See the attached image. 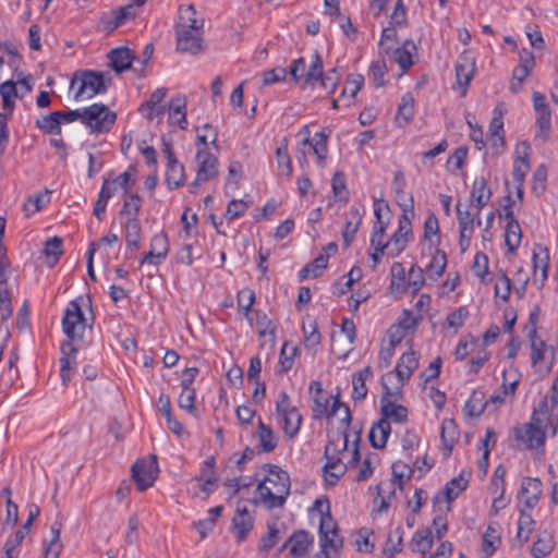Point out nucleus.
I'll return each instance as SVG.
<instances>
[{
  "mask_svg": "<svg viewBox=\"0 0 558 558\" xmlns=\"http://www.w3.org/2000/svg\"><path fill=\"white\" fill-rule=\"evenodd\" d=\"M550 424L548 402L546 398H543L534 408L530 422L513 427V436L519 448L525 450L543 449L546 441V430Z\"/></svg>",
  "mask_w": 558,
  "mask_h": 558,
  "instance_id": "f257e3e1",
  "label": "nucleus"
},
{
  "mask_svg": "<svg viewBox=\"0 0 558 558\" xmlns=\"http://www.w3.org/2000/svg\"><path fill=\"white\" fill-rule=\"evenodd\" d=\"M310 392L313 397L314 405L312 408L313 418L320 420L324 416H336L339 410L343 411V421L349 424L351 422V412L348 404L342 403L339 393L330 396L324 391L322 383L313 380L310 384Z\"/></svg>",
  "mask_w": 558,
  "mask_h": 558,
  "instance_id": "f03ea898",
  "label": "nucleus"
},
{
  "mask_svg": "<svg viewBox=\"0 0 558 558\" xmlns=\"http://www.w3.org/2000/svg\"><path fill=\"white\" fill-rule=\"evenodd\" d=\"M76 85L74 99H90L95 95L107 92L108 86L111 85V77L94 70H78L73 74L70 88L74 89Z\"/></svg>",
  "mask_w": 558,
  "mask_h": 558,
  "instance_id": "7ed1b4c3",
  "label": "nucleus"
},
{
  "mask_svg": "<svg viewBox=\"0 0 558 558\" xmlns=\"http://www.w3.org/2000/svg\"><path fill=\"white\" fill-rule=\"evenodd\" d=\"M270 466L271 476L280 480L277 490L272 489L264 481H262L256 488L260 501L268 508L274 509L281 507L289 495V476L287 472L281 471L277 465L267 464Z\"/></svg>",
  "mask_w": 558,
  "mask_h": 558,
  "instance_id": "20e7f679",
  "label": "nucleus"
},
{
  "mask_svg": "<svg viewBox=\"0 0 558 558\" xmlns=\"http://www.w3.org/2000/svg\"><path fill=\"white\" fill-rule=\"evenodd\" d=\"M270 466L271 476L280 480L277 490L272 489L264 481H262L256 488L260 501L268 508L274 509L281 507L289 495V476L287 472L281 471L277 465L267 464Z\"/></svg>",
  "mask_w": 558,
  "mask_h": 558,
  "instance_id": "39448f33",
  "label": "nucleus"
},
{
  "mask_svg": "<svg viewBox=\"0 0 558 558\" xmlns=\"http://www.w3.org/2000/svg\"><path fill=\"white\" fill-rule=\"evenodd\" d=\"M407 201L408 203L398 202L403 213L399 218L397 231L389 240V254L393 257L405 248L409 238L412 236L411 218L414 216L413 197L409 196Z\"/></svg>",
  "mask_w": 558,
  "mask_h": 558,
  "instance_id": "423d86ee",
  "label": "nucleus"
},
{
  "mask_svg": "<svg viewBox=\"0 0 558 558\" xmlns=\"http://www.w3.org/2000/svg\"><path fill=\"white\" fill-rule=\"evenodd\" d=\"M87 327V320L78 300H72L64 311L62 317V330L68 337V341H82Z\"/></svg>",
  "mask_w": 558,
  "mask_h": 558,
  "instance_id": "0eeeda50",
  "label": "nucleus"
},
{
  "mask_svg": "<svg viewBox=\"0 0 558 558\" xmlns=\"http://www.w3.org/2000/svg\"><path fill=\"white\" fill-rule=\"evenodd\" d=\"M322 59L320 53L316 50L312 56L308 66L303 57L293 60L289 69V74L293 82L299 83L303 81L306 85L313 86L322 75Z\"/></svg>",
  "mask_w": 558,
  "mask_h": 558,
  "instance_id": "6e6552de",
  "label": "nucleus"
},
{
  "mask_svg": "<svg viewBox=\"0 0 558 558\" xmlns=\"http://www.w3.org/2000/svg\"><path fill=\"white\" fill-rule=\"evenodd\" d=\"M117 114L104 104H93L83 108V124L93 132L105 133L114 124Z\"/></svg>",
  "mask_w": 558,
  "mask_h": 558,
  "instance_id": "1a4fd4ad",
  "label": "nucleus"
},
{
  "mask_svg": "<svg viewBox=\"0 0 558 558\" xmlns=\"http://www.w3.org/2000/svg\"><path fill=\"white\" fill-rule=\"evenodd\" d=\"M389 205L384 199L375 201L374 214L376 221L373 226L371 235V246L384 254L385 250L389 251V240L385 241V231L389 225Z\"/></svg>",
  "mask_w": 558,
  "mask_h": 558,
  "instance_id": "9d476101",
  "label": "nucleus"
},
{
  "mask_svg": "<svg viewBox=\"0 0 558 558\" xmlns=\"http://www.w3.org/2000/svg\"><path fill=\"white\" fill-rule=\"evenodd\" d=\"M391 375L392 373L390 372L381 377L384 393L380 399V411L383 414L380 420L404 423L408 420V409L402 404H397L395 400H392L399 391L392 392L386 383V378H390Z\"/></svg>",
  "mask_w": 558,
  "mask_h": 558,
  "instance_id": "9b49d317",
  "label": "nucleus"
},
{
  "mask_svg": "<svg viewBox=\"0 0 558 558\" xmlns=\"http://www.w3.org/2000/svg\"><path fill=\"white\" fill-rule=\"evenodd\" d=\"M177 51L196 56L205 48L203 29H174Z\"/></svg>",
  "mask_w": 558,
  "mask_h": 558,
  "instance_id": "f8f14e48",
  "label": "nucleus"
},
{
  "mask_svg": "<svg viewBox=\"0 0 558 558\" xmlns=\"http://www.w3.org/2000/svg\"><path fill=\"white\" fill-rule=\"evenodd\" d=\"M314 544V536L305 531H294L283 545L279 548V551L288 550L289 555L287 558H304Z\"/></svg>",
  "mask_w": 558,
  "mask_h": 558,
  "instance_id": "ddd939ff",
  "label": "nucleus"
},
{
  "mask_svg": "<svg viewBox=\"0 0 558 558\" xmlns=\"http://www.w3.org/2000/svg\"><path fill=\"white\" fill-rule=\"evenodd\" d=\"M157 471L156 457H153V460H138L133 464L132 478L140 492H144L154 485L157 478Z\"/></svg>",
  "mask_w": 558,
  "mask_h": 558,
  "instance_id": "4468645a",
  "label": "nucleus"
},
{
  "mask_svg": "<svg viewBox=\"0 0 558 558\" xmlns=\"http://www.w3.org/2000/svg\"><path fill=\"white\" fill-rule=\"evenodd\" d=\"M319 536L322 554L325 558H328L327 548L337 550L342 546V538L338 535V529L329 512L320 518Z\"/></svg>",
  "mask_w": 558,
  "mask_h": 558,
  "instance_id": "2eb2a0df",
  "label": "nucleus"
},
{
  "mask_svg": "<svg viewBox=\"0 0 558 558\" xmlns=\"http://www.w3.org/2000/svg\"><path fill=\"white\" fill-rule=\"evenodd\" d=\"M468 484L469 480L464 477L463 473L453 477L434 496V506L446 504V511H450L451 502L466 488Z\"/></svg>",
  "mask_w": 558,
  "mask_h": 558,
  "instance_id": "dca6fc26",
  "label": "nucleus"
},
{
  "mask_svg": "<svg viewBox=\"0 0 558 558\" xmlns=\"http://www.w3.org/2000/svg\"><path fill=\"white\" fill-rule=\"evenodd\" d=\"M331 451H337V446L333 441H329L325 447V458L327 460L324 470L327 474L326 480L330 485H336L339 480L345 474L348 464L341 458L331 454Z\"/></svg>",
  "mask_w": 558,
  "mask_h": 558,
  "instance_id": "f3484780",
  "label": "nucleus"
},
{
  "mask_svg": "<svg viewBox=\"0 0 558 558\" xmlns=\"http://www.w3.org/2000/svg\"><path fill=\"white\" fill-rule=\"evenodd\" d=\"M170 250L169 239L166 232L155 234L150 241V250L144 254L140 263L159 265L168 255Z\"/></svg>",
  "mask_w": 558,
  "mask_h": 558,
  "instance_id": "a211bd4d",
  "label": "nucleus"
},
{
  "mask_svg": "<svg viewBox=\"0 0 558 558\" xmlns=\"http://www.w3.org/2000/svg\"><path fill=\"white\" fill-rule=\"evenodd\" d=\"M475 73V59L469 52H462L456 62V81L462 88L461 95L464 96Z\"/></svg>",
  "mask_w": 558,
  "mask_h": 558,
  "instance_id": "6ab92c4d",
  "label": "nucleus"
},
{
  "mask_svg": "<svg viewBox=\"0 0 558 558\" xmlns=\"http://www.w3.org/2000/svg\"><path fill=\"white\" fill-rule=\"evenodd\" d=\"M197 181H209L218 175V159L205 148H198L196 154Z\"/></svg>",
  "mask_w": 558,
  "mask_h": 558,
  "instance_id": "aec40b11",
  "label": "nucleus"
},
{
  "mask_svg": "<svg viewBox=\"0 0 558 558\" xmlns=\"http://www.w3.org/2000/svg\"><path fill=\"white\" fill-rule=\"evenodd\" d=\"M517 158L513 162L512 178L517 184L524 185L525 175L530 170L531 146L521 142L515 146Z\"/></svg>",
  "mask_w": 558,
  "mask_h": 558,
  "instance_id": "412c9836",
  "label": "nucleus"
},
{
  "mask_svg": "<svg viewBox=\"0 0 558 558\" xmlns=\"http://www.w3.org/2000/svg\"><path fill=\"white\" fill-rule=\"evenodd\" d=\"M487 141L496 153L505 148L504 112L499 110L498 107L494 109V117L488 128Z\"/></svg>",
  "mask_w": 558,
  "mask_h": 558,
  "instance_id": "4be33fe9",
  "label": "nucleus"
},
{
  "mask_svg": "<svg viewBox=\"0 0 558 558\" xmlns=\"http://www.w3.org/2000/svg\"><path fill=\"white\" fill-rule=\"evenodd\" d=\"M542 495V482L536 477H525L522 481L519 498L524 507L532 510Z\"/></svg>",
  "mask_w": 558,
  "mask_h": 558,
  "instance_id": "5701e85b",
  "label": "nucleus"
},
{
  "mask_svg": "<svg viewBox=\"0 0 558 558\" xmlns=\"http://www.w3.org/2000/svg\"><path fill=\"white\" fill-rule=\"evenodd\" d=\"M363 215L364 208L359 206H352L345 214V223L342 229L343 244L345 247H349L354 240L361 226Z\"/></svg>",
  "mask_w": 558,
  "mask_h": 558,
  "instance_id": "b1692460",
  "label": "nucleus"
},
{
  "mask_svg": "<svg viewBox=\"0 0 558 558\" xmlns=\"http://www.w3.org/2000/svg\"><path fill=\"white\" fill-rule=\"evenodd\" d=\"M110 15L111 16L101 17L104 29L107 33L113 32L119 26L124 24L128 20H133L136 16V12L133 8V4H128L112 10L110 12Z\"/></svg>",
  "mask_w": 558,
  "mask_h": 558,
  "instance_id": "393cba45",
  "label": "nucleus"
},
{
  "mask_svg": "<svg viewBox=\"0 0 558 558\" xmlns=\"http://www.w3.org/2000/svg\"><path fill=\"white\" fill-rule=\"evenodd\" d=\"M458 222H459V245L462 252H465L471 244V238L474 231V217L470 210H461L460 203L457 205Z\"/></svg>",
  "mask_w": 558,
  "mask_h": 558,
  "instance_id": "a878e982",
  "label": "nucleus"
},
{
  "mask_svg": "<svg viewBox=\"0 0 558 558\" xmlns=\"http://www.w3.org/2000/svg\"><path fill=\"white\" fill-rule=\"evenodd\" d=\"M108 59L116 73H122L132 68L135 53L128 47H118L109 51Z\"/></svg>",
  "mask_w": 558,
  "mask_h": 558,
  "instance_id": "bb28decb",
  "label": "nucleus"
},
{
  "mask_svg": "<svg viewBox=\"0 0 558 558\" xmlns=\"http://www.w3.org/2000/svg\"><path fill=\"white\" fill-rule=\"evenodd\" d=\"M539 253L533 252V282L539 288L544 286V282L548 276L549 256L547 248L538 246Z\"/></svg>",
  "mask_w": 558,
  "mask_h": 558,
  "instance_id": "cd10ccee",
  "label": "nucleus"
},
{
  "mask_svg": "<svg viewBox=\"0 0 558 558\" xmlns=\"http://www.w3.org/2000/svg\"><path fill=\"white\" fill-rule=\"evenodd\" d=\"M61 357H60V377L62 384L68 386L71 380V371L73 364L71 357L75 359V354L78 349L71 341H63L60 345Z\"/></svg>",
  "mask_w": 558,
  "mask_h": 558,
  "instance_id": "c85d7f7f",
  "label": "nucleus"
},
{
  "mask_svg": "<svg viewBox=\"0 0 558 558\" xmlns=\"http://www.w3.org/2000/svg\"><path fill=\"white\" fill-rule=\"evenodd\" d=\"M232 525L236 531L238 542L245 541L254 526V519L246 507L238 506L235 514L232 519Z\"/></svg>",
  "mask_w": 558,
  "mask_h": 558,
  "instance_id": "c756f323",
  "label": "nucleus"
},
{
  "mask_svg": "<svg viewBox=\"0 0 558 558\" xmlns=\"http://www.w3.org/2000/svg\"><path fill=\"white\" fill-rule=\"evenodd\" d=\"M490 198L492 190L488 185V180L484 177L476 178L471 191V201H475L477 217L480 216L481 210L489 203Z\"/></svg>",
  "mask_w": 558,
  "mask_h": 558,
  "instance_id": "7c9ffc66",
  "label": "nucleus"
},
{
  "mask_svg": "<svg viewBox=\"0 0 558 558\" xmlns=\"http://www.w3.org/2000/svg\"><path fill=\"white\" fill-rule=\"evenodd\" d=\"M418 367V357L414 351L403 353L396 365V374L402 386Z\"/></svg>",
  "mask_w": 558,
  "mask_h": 558,
  "instance_id": "2f4dec72",
  "label": "nucleus"
},
{
  "mask_svg": "<svg viewBox=\"0 0 558 558\" xmlns=\"http://www.w3.org/2000/svg\"><path fill=\"white\" fill-rule=\"evenodd\" d=\"M196 14L197 12L193 4L180 5L179 21L174 25V29H203L204 20H197Z\"/></svg>",
  "mask_w": 558,
  "mask_h": 558,
  "instance_id": "473e14b6",
  "label": "nucleus"
},
{
  "mask_svg": "<svg viewBox=\"0 0 558 558\" xmlns=\"http://www.w3.org/2000/svg\"><path fill=\"white\" fill-rule=\"evenodd\" d=\"M186 99L185 96L177 95L168 104L169 119L179 125L181 130L187 128L186 121Z\"/></svg>",
  "mask_w": 558,
  "mask_h": 558,
  "instance_id": "72a5a7b5",
  "label": "nucleus"
},
{
  "mask_svg": "<svg viewBox=\"0 0 558 558\" xmlns=\"http://www.w3.org/2000/svg\"><path fill=\"white\" fill-rule=\"evenodd\" d=\"M440 438L444 447V456L448 457L451 454L453 445L459 439L458 426L453 420H444L441 424Z\"/></svg>",
  "mask_w": 558,
  "mask_h": 558,
  "instance_id": "f704fd0d",
  "label": "nucleus"
},
{
  "mask_svg": "<svg viewBox=\"0 0 558 558\" xmlns=\"http://www.w3.org/2000/svg\"><path fill=\"white\" fill-rule=\"evenodd\" d=\"M373 368L371 366L364 367L362 371L353 375L352 378V399L354 401H362L367 396L366 380L373 377Z\"/></svg>",
  "mask_w": 558,
  "mask_h": 558,
  "instance_id": "c9c22d12",
  "label": "nucleus"
},
{
  "mask_svg": "<svg viewBox=\"0 0 558 558\" xmlns=\"http://www.w3.org/2000/svg\"><path fill=\"white\" fill-rule=\"evenodd\" d=\"M390 432V422L386 420H379L378 422L374 423L368 435L371 445L376 449L385 448Z\"/></svg>",
  "mask_w": 558,
  "mask_h": 558,
  "instance_id": "e433bc0d",
  "label": "nucleus"
},
{
  "mask_svg": "<svg viewBox=\"0 0 558 558\" xmlns=\"http://www.w3.org/2000/svg\"><path fill=\"white\" fill-rule=\"evenodd\" d=\"M489 407L488 399L482 390H473L464 405L465 413L471 417H480L486 408Z\"/></svg>",
  "mask_w": 558,
  "mask_h": 558,
  "instance_id": "4c0bfd02",
  "label": "nucleus"
},
{
  "mask_svg": "<svg viewBox=\"0 0 558 558\" xmlns=\"http://www.w3.org/2000/svg\"><path fill=\"white\" fill-rule=\"evenodd\" d=\"M518 384V379L508 383L507 376L504 374L502 385L488 399L489 405L493 404L495 407L494 410H497L506 402L507 397L512 398L514 396Z\"/></svg>",
  "mask_w": 558,
  "mask_h": 558,
  "instance_id": "58836bf2",
  "label": "nucleus"
},
{
  "mask_svg": "<svg viewBox=\"0 0 558 558\" xmlns=\"http://www.w3.org/2000/svg\"><path fill=\"white\" fill-rule=\"evenodd\" d=\"M280 416L283 418L284 435L290 439L294 438L299 433L302 424V415L300 411L298 408H293L280 414Z\"/></svg>",
  "mask_w": 558,
  "mask_h": 558,
  "instance_id": "ea45409f",
  "label": "nucleus"
},
{
  "mask_svg": "<svg viewBox=\"0 0 558 558\" xmlns=\"http://www.w3.org/2000/svg\"><path fill=\"white\" fill-rule=\"evenodd\" d=\"M185 182L184 167L178 160L167 162L166 183L169 189H178Z\"/></svg>",
  "mask_w": 558,
  "mask_h": 558,
  "instance_id": "a19ab883",
  "label": "nucleus"
},
{
  "mask_svg": "<svg viewBox=\"0 0 558 558\" xmlns=\"http://www.w3.org/2000/svg\"><path fill=\"white\" fill-rule=\"evenodd\" d=\"M125 243L128 248L136 251L140 248L142 226L138 219H128L124 223Z\"/></svg>",
  "mask_w": 558,
  "mask_h": 558,
  "instance_id": "79ce46f5",
  "label": "nucleus"
},
{
  "mask_svg": "<svg viewBox=\"0 0 558 558\" xmlns=\"http://www.w3.org/2000/svg\"><path fill=\"white\" fill-rule=\"evenodd\" d=\"M329 255L319 254L313 262L305 265L299 272L300 280H305L310 277L317 278L322 275L328 266Z\"/></svg>",
  "mask_w": 558,
  "mask_h": 558,
  "instance_id": "37998d69",
  "label": "nucleus"
},
{
  "mask_svg": "<svg viewBox=\"0 0 558 558\" xmlns=\"http://www.w3.org/2000/svg\"><path fill=\"white\" fill-rule=\"evenodd\" d=\"M554 547L553 535L547 531H543L538 534L537 539L532 546V555L534 558H544L553 551Z\"/></svg>",
  "mask_w": 558,
  "mask_h": 558,
  "instance_id": "c03bdc74",
  "label": "nucleus"
},
{
  "mask_svg": "<svg viewBox=\"0 0 558 558\" xmlns=\"http://www.w3.org/2000/svg\"><path fill=\"white\" fill-rule=\"evenodd\" d=\"M500 543H501V537H500L499 525L497 523L488 524V526L483 535V545H482L483 551L487 556H490L497 549V547L500 545Z\"/></svg>",
  "mask_w": 558,
  "mask_h": 558,
  "instance_id": "a18cd8bd",
  "label": "nucleus"
},
{
  "mask_svg": "<svg viewBox=\"0 0 558 558\" xmlns=\"http://www.w3.org/2000/svg\"><path fill=\"white\" fill-rule=\"evenodd\" d=\"M0 95L2 98V107L9 114H12L15 108L14 99L17 98L16 83L12 80L0 84Z\"/></svg>",
  "mask_w": 558,
  "mask_h": 558,
  "instance_id": "49530a36",
  "label": "nucleus"
},
{
  "mask_svg": "<svg viewBox=\"0 0 558 558\" xmlns=\"http://www.w3.org/2000/svg\"><path fill=\"white\" fill-rule=\"evenodd\" d=\"M402 541L403 530L401 526H398L388 535L385 547L383 549L384 557L393 558L396 554L400 553L402 550Z\"/></svg>",
  "mask_w": 558,
  "mask_h": 558,
  "instance_id": "de8ad7c7",
  "label": "nucleus"
},
{
  "mask_svg": "<svg viewBox=\"0 0 558 558\" xmlns=\"http://www.w3.org/2000/svg\"><path fill=\"white\" fill-rule=\"evenodd\" d=\"M63 241L60 236H53L45 243L44 255L47 258V265L53 267L63 254Z\"/></svg>",
  "mask_w": 558,
  "mask_h": 558,
  "instance_id": "09e8293b",
  "label": "nucleus"
},
{
  "mask_svg": "<svg viewBox=\"0 0 558 558\" xmlns=\"http://www.w3.org/2000/svg\"><path fill=\"white\" fill-rule=\"evenodd\" d=\"M522 231L518 220L508 221L505 229V243L509 253H513L520 245Z\"/></svg>",
  "mask_w": 558,
  "mask_h": 558,
  "instance_id": "8fccbe9b",
  "label": "nucleus"
},
{
  "mask_svg": "<svg viewBox=\"0 0 558 558\" xmlns=\"http://www.w3.org/2000/svg\"><path fill=\"white\" fill-rule=\"evenodd\" d=\"M60 533L61 524L58 522L52 523L50 527L51 537L48 544L45 546V558H59L62 549Z\"/></svg>",
  "mask_w": 558,
  "mask_h": 558,
  "instance_id": "3c124183",
  "label": "nucleus"
},
{
  "mask_svg": "<svg viewBox=\"0 0 558 558\" xmlns=\"http://www.w3.org/2000/svg\"><path fill=\"white\" fill-rule=\"evenodd\" d=\"M259 447L264 452H271L277 447V439L275 434L268 425L264 424L262 420L258 422L257 430Z\"/></svg>",
  "mask_w": 558,
  "mask_h": 558,
  "instance_id": "603ef678",
  "label": "nucleus"
},
{
  "mask_svg": "<svg viewBox=\"0 0 558 558\" xmlns=\"http://www.w3.org/2000/svg\"><path fill=\"white\" fill-rule=\"evenodd\" d=\"M409 46L414 50L416 49V46L412 40H407L402 47H399L393 51V59L399 64L402 72H407L414 64L412 53L408 48Z\"/></svg>",
  "mask_w": 558,
  "mask_h": 558,
  "instance_id": "864d4df0",
  "label": "nucleus"
},
{
  "mask_svg": "<svg viewBox=\"0 0 558 558\" xmlns=\"http://www.w3.org/2000/svg\"><path fill=\"white\" fill-rule=\"evenodd\" d=\"M36 128L45 134H61V124L59 113L53 111L47 116H41L36 120Z\"/></svg>",
  "mask_w": 558,
  "mask_h": 558,
  "instance_id": "5fc2aeb1",
  "label": "nucleus"
},
{
  "mask_svg": "<svg viewBox=\"0 0 558 558\" xmlns=\"http://www.w3.org/2000/svg\"><path fill=\"white\" fill-rule=\"evenodd\" d=\"M535 521L532 515L524 510H520V518L518 522V532L515 538L523 545L530 538L531 533L533 532Z\"/></svg>",
  "mask_w": 558,
  "mask_h": 558,
  "instance_id": "6e6d98bb",
  "label": "nucleus"
},
{
  "mask_svg": "<svg viewBox=\"0 0 558 558\" xmlns=\"http://www.w3.org/2000/svg\"><path fill=\"white\" fill-rule=\"evenodd\" d=\"M268 532L263 535L258 543V550L268 554L279 542L280 531L276 522L267 523Z\"/></svg>",
  "mask_w": 558,
  "mask_h": 558,
  "instance_id": "4d7b16f0",
  "label": "nucleus"
},
{
  "mask_svg": "<svg viewBox=\"0 0 558 558\" xmlns=\"http://www.w3.org/2000/svg\"><path fill=\"white\" fill-rule=\"evenodd\" d=\"M412 549L414 551L426 554L433 545V534L429 529L417 530L412 538Z\"/></svg>",
  "mask_w": 558,
  "mask_h": 558,
  "instance_id": "13d9d810",
  "label": "nucleus"
},
{
  "mask_svg": "<svg viewBox=\"0 0 558 558\" xmlns=\"http://www.w3.org/2000/svg\"><path fill=\"white\" fill-rule=\"evenodd\" d=\"M377 496L380 498V506L378 508L379 512L387 511L391 499L396 494V483L393 480H390L386 483H380L376 486Z\"/></svg>",
  "mask_w": 558,
  "mask_h": 558,
  "instance_id": "bf43d9fd",
  "label": "nucleus"
},
{
  "mask_svg": "<svg viewBox=\"0 0 558 558\" xmlns=\"http://www.w3.org/2000/svg\"><path fill=\"white\" fill-rule=\"evenodd\" d=\"M327 141L328 134L324 131H320L314 135L313 142L311 141V144H308L317 157L318 165L322 167L324 166V161L328 155Z\"/></svg>",
  "mask_w": 558,
  "mask_h": 558,
  "instance_id": "052dcab7",
  "label": "nucleus"
},
{
  "mask_svg": "<svg viewBox=\"0 0 558 558\" xmlns=\"http://www.w3.org/2000/svg\"><path fill=\"white\" fill-rule=\"evenodd\" d=\"M255 315L258 335L260 337H269V341L274 345L276 341V327L272 320L260 312H256Z\"/></svg>",
  "mask_w": 558,
  "mask_h": 558,
  "instance_id": "680f3d73",
  "label": "nucleus"
},
{
  "mask_svg": "<svg viewBox=\"0 0 558 558\" xmlns=\"http://www.w3.org/2000/svg\"><path fill=\"white\" fill-rule=\"evenodd\" d=\"M536 114L537 131L535 133V140L542 143L546 142L550 134V120L551 111L538 112Z\"/></svg>",
  "mask_w": 558,
  "mask_h": 558,
  "instance_id": "e2e57ef3",
  "label": "nucleus"
},
{
  "mask_svg": "<svg viewBox=\"0 0 558 558\" xmlns=\"http://www.w3.org/2000/svg\"><path fill=\"white\" fill-rule=\"evenodd\" d=\"M341 81V74L338 72L336 68L328 70L326 73L324 72V62L322 61V75L318 77V81L324 89H326L329 94L335 93L338 87V84Z\"/></svg>",
  "mask_w": 558,
  "mask_h": 558,
  "instance_id": "0e129e2a",
  "label": "nucleus"
},
{
  "mask_svg": "<svg viewBox=\"0 0 558 558\" xmlns=\"http://www.w3.org/2000/svg\"><path fill=\"white\" fill-rule=\"evenodd\" d=\"M447 257L444 252L435 248L432 260L426 265V270L430 272L434 280L438 279L445 271Z\"/></svg>",
  "mask_w": 558,
  "mask_h": 558,
  "instance_id": "69168bd1",
  "label": "nucleus"
},
{
  "mask_svg": "<svg viewBox=\"0 0 558 558\" xmlns=\"http://www.w3.org/2000/svg\"><path fill=\"white\" fill-rule=\"evenodd\" d=\"M333 196L337 201L348 202L349 191L347 189L345 175L341 171H337L331 179Z\"/></svg>",
  "mask_w": 558,
  "mask_h": 558,
  "instance_id": "338daca9",
  "label": "nucleus"
},
{
  "mask_svg": "<svg viewBox=\"0 0 558 558\" xmlns=\"http://www.w3.org/2000/svg\"><path fill=\"white\" fill-rule=\"evenodd\" d=\"M278 171L280 175L290 178L292 175V162L287 145L279 146L276 150Z\"/></svg>",
  "mask_w": 558,
  "mask_h": 558,
  "instance_id": "774afa93",
  "label": "nucleus"
}]
</instances>
